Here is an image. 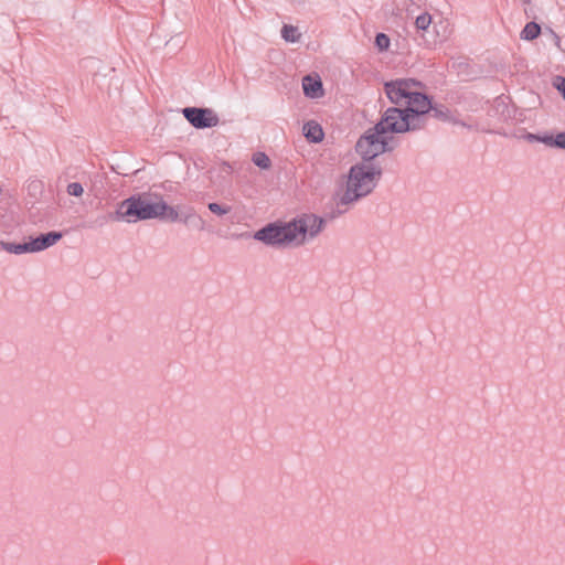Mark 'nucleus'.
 <instances>
[{
    "instance_id": "1",
    "label": "nucleus",
    "mask_w": 565,
    "mask_h": 565,
    "mask_svg": "<svg viewBox=\"0 0 565 565\" xmlns=\"http://www.w3.org/2000/svg\"><path fill=\"white\" fill-rule=\"evenodd\" d=\"M324 225L323 218L303 214L292 222L269 224L254 234V238L271 246H299L317 236Z\"/></svg>"
},
{
    "instance_id": "2",
    "label": "nucleus",
    "mask_w": 565,
    "mask_h": 565,
    "mask_svg": "<svg viewBox=\"0 0 565 565\" xmlns=\"http://www.w3.org/2000/svg\"><path fill=\"white\" fill-rule=\"evenodd\" d=\"M192 216V213L180 216L178 211L168 205L162 199L152 200L150 194H136L119 203L116 210V218L125 220L129 223L138 221L161 218L169 222L183 221L184 223Z\"/></svg>"
},
{
    "instance_id": "3",
    "label": "nucleus",
    "mask_w": 565,
    "mask_h": 565,
    "mask_svg": "<svg viewBox=\"0 0 565 565\" xmlns=\"http://www.w3.org/2000/svg\"><path fill=\"white\" fill-rule=\"evenodd\" d=\"M381 169L371 162L355 164L350 169L347 190L341 198L342 204H350L367 195L376 185Z\"/></svg>"
},
{
    "instance_id": "4",
    "label": "nucleus",
    "mask_w": 565,
    "mask_h": 565,
    "mask_svg": "<svg viewBox=\"0 0 565 565\" xmlns=\"http://www.w3.org/2000/svg\"><path fill=\"white\" fill-rule=\"evenodd\" d=\"M375 127L377 132H383L385 136L388 132L401 134L419 129L417 122L404 109L397 107L387 108Z\"/></svg>"
},
{
    "instance_id": "5",
    "label": "nucleus",
    "mask_w": 565,
    "mask_h": 565,
    "mask_svg": "<svg viewBox=\"0 0 565 565\" xmlns=\"http://www.w3.org/2000/svg\"><path fill=\"white\" fill-rule=\"evenodd\" d=\"M388 140L383 132H377L376 127L370 129L356 142L358 153L367 162L387 150Z\"/></svg>"
},
{
    "instance_id": "6",
    "label": "nucleus",
    "mask_w": 565,
    "mask_h": 565,
    "mask_svg": "<svg viewBox=\"0 0 565 565\" xmlns=\"http://www.w3.org/2000/svg\"><path fill=\"white\" fill-rule=\"evenodd\" d=\"M420 88H414L412 92L407 103L405 113L417 122V127L420 129L426 125L427 121V113L431 108V102L427 97V95L419 92Z\"/></svg>"
},
{
    "instance_id": "7",
    "label": "nucleus",
    "mask_w": 565,
    "mask_h": 565,
    "mask_svg": "<svg viewBox=\"0 0 565 565\" xmlns=\"http://www.w3.org/2000/svg\"><path fill=\"white\" fill-rule=\"evenodd\" d=\"M420 87L422 84L414 79H396L385 84V93L393 104L406 105L414 88Z\"/></svg>"
},
{
    "instance_id": "8",
    "label": "nucleus",
    "mask_w": 565,
    "mask_h": 565,
    "mask_svg": "<svg viewBox=\"0 0 565 565\" xmlns=\"http://www.w3.org/2000/svg\"><path fill=\"white\" fill-rule=\"evenodd\" d=\"M188 121L195 128H211L218 124V117L210 108L186 107L182 110Z\"/></svg>"
},
{
    "instance_id": "9",
    "label": "nucleus",
    "mask_w": 565,
    "mask_h": 565,
    "mask_svg": "<svg viewBox=\"0 0 565 565\" xmlns=\"http://www.w3.org/2000/svg\"><path fill=\"white\" fill-rule=\"evenodd\" d=\"M61 238L62 233L60 232H49L46 234H41L35 238L30 237L29 242H26L29 253L42 252L55 245Z\"/></svg>"
},
{
    "instance_id": "10",
    "label": "nucleus",
    "mask_w": 565,
    "mask_h": 565,
    "mask_svg": "<svg viewBox=\"0 0 565 565\" xmlns=\"http://www.w3.org/2000/svg\"><path fill=\"white\" fill-rule=\"evenodd\" d=\"M302 88L303 93L307 97L318 98L322 96V83L319 77H313L311 75H307L302 79Z\"/></svg>"
},
{
    "instance_id": "11",
    "label": "nucleus",
    "mask_w": 565,
    "mask_h": 565,
    "mask_svg": "<svg viewBox=\"0 0 565 565\" xmlns=\"http://www.w3.org/2000/svg\"><path fill=\"white\" fill-rule=\"evenodd\" d=\"M433 28L436 33L434 42H444L452 33V26L447 19L438 20L437 22L434 23Z\"/></svg>"
},
{
    "instance_id": "12",
    "label": "nucleus",
    "mask_w": 565,
    "mask_h": 565,
    "mask_svg": "<svg viewBox=\"0 0 565 565\" xmlns=\"http://www.w3.org/2000/svg\"><path fill=\"white\" fill-rule=\"evenodd\" d=\"M303 134L306 138L312 142H319L323 139V131L316 121H308L303 125Z\"/></svg>"
},
{
    "instance_id": "13",
    "label": "nucleus",
    "mask_w": 565,
    "mask_h": 565,
    "mask_svg": "<svg viewBox=\"0 0 565 565\" xmlns=\"http://www.w3.org/2000/svg\"><path fill=\"white\" fill-rule=\"evenodd\" d=\"M0 246L3 250L11 253V254H15V255L29 253L26 242L25 243H11V242L1 241Z\"/></svg>"
},
{
    "instance_id": "14",
    "label": "nucleus",
    "mask_w": 565,
    "mask_h": 565,
    "mask_svg": "<svg viewBox=\"0 0 565 565\" xmlns=\"http://www.w3.org/2000/svg\"><path fill=\"white\" fill-rule=\"evenodd\" d=\"M542 142L548 147H555L565 150V132H558L557 135H545Z\"/></svg>"
},
{
    "instance_id": "15",
    "label": "nucleus",
    "mask_w": 565,
    "mask_h": 565,
    "mask_svg": "<svg viewBox=\"0 0 565 565\" xmlns=\"http://www.w3.org/2000/svg\"><path fill=\"white\" fill-rule=\"evenodd\" d=\"M281 36L287 42H298L300 39V33L298 29L291 24H285L281 29Z\"/></svg>"
},
{
    "instance_id": "16",
    "label": "nucleus",
    "mask_w": 565,
    "mask_h": 565,
    "mask_svg": "<svg viewBox=\"0 0 565 565\" xmlns=\"http://www.w3.org/2000/svg\"><path fill=\"white\" fill-rule=\"evenodd\" d=\"M540 33L541 26L535 22H529L522 31V38L525 40H534L540 35Z\"/></svg>"
},
{
    "instance_id": "17",
    "label": "nucleus",
    "mask_w": 565,
    "mask_h": 565,
    "mask_svg": "<svg viewBox=\"0 0 565 565\" xmlns=\"http://www.w3.org/2000/svg\"><path fill=\"white\" fill-rule=\"evenodd\" d=\"M428 117H433L438 120H447V119H449L450 116H449V110L447 107L431 105L430 110L427 113V118Z\"/></svg>"
},
{
    "instance_id": "18",
    "label": "nucleus",
    "mask_w": 565,
    "mask_h": 565,
    "mask_svg": "<svg viewBox=\"0 0 565 565\" xmlns=\"http://www.w3.org/2000/svg\"><path fill=\"white\" fill-rule=\"evenodd\" d=\"M431 23H433L431 15L427 12L422 13L415 20V26H416L417 31H422V32L427 31Z\"/></svg>"
},
{
    "instance_id": "19",
    "label": "nucleus",
    "mask_w": 565,
    "mask_h": 565,
    "mask_svg": "<svg viewBox=\"0 0 565 565\" xmlns=\"http://www.w3.org/2000/svg\"><path fill=\"white\" fill-rule=\"evenodd\" d=\"M253 162L262 169H268L270 167V159L264 152L255 153L253 156Z\"/></svg>"
},
{
    "instance_id": "20",
    "label": "nucleus",
    "mask_w": 565,
    "mask_h": 565,
    "mask_svg": "<svg viewBox=\"0 0 565 565\" xmlns=\"http://www.w3.org/2000/svg\"><path fill=\"white\" fill-rule=\"evenodd\" d=\"M209 210L213 213V214H216L218 216H223L227 213L231 212V206L228 205H222V204H218V203H210L207 205Z\"/></svg>"
},
{
    "instance_id": "21",
    "label": "nucleus",
    "mask_w": 565,
    "mask_h": 565,
    "mask_svg": "<svg viewBox=\"0 0 565 565\" xmlns=\"http://www.w3.org/2000/svg\"><path fill=\"white\" fill-rule=\"evenodd\" d=\"M390 38L384 33H379L375 36V45L380 51H385L390 47Z\"/></svg>"
},
{
    "instance_id": "22",
    "label": "nucleus",
    "mask_w": 565,
    "mask_h": 565,
    "mask_svg": "<svg viewBox=\"0 0 565 565\" xmlns=\"http://www.w3.org/2000/svg\"><path fill=\"white\" fill-rule=\"evenodd\" d=\"M66 192L68 195H72V196H82L83 193H84V188L81 183L78 182H71L67 188H66Z\"/></svg>"
},
{
    "instance_id": "23",
    "label": "nucleus",
    "mask_w": 565,
    "mask_h": 565,
    "mask_svg": "<svg viewBox=\"0 0 565 565\" xmlns=\"http://www.w3.org/2000/svg\"><path fill=\"white\" fill-rule=\"evenodd\" d=\"M553 84L565 99V77L556 76Z\"/></svg>"
},
{
    "instance_id": "24",
    "label": "nucleus",
    "mask_w": 565,
    "mask_h": 565,
    "mask_svg": "<svg viewBox=\"0 0 565 565\" xmlns=\"http://www.w3.org/2000/svg\"><path fill=\"white\" fill-rule=\"evenodd\" d=\"M526 138L530 141H540V142H542V139L545 138V135L544 136H539V135H534V134H529Z\"/></svg>"
}]
</instances>
